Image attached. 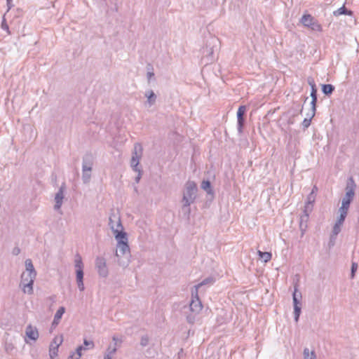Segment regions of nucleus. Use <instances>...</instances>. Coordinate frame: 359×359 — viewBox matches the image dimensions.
I'll return each instance as SVG.
<instances>
[{
  "instance_id": "3",
  "label": "nucleus",
  "mask_w": 359,
  "mask_h": 359,
  "mask_svg": "<svg viewBox=\"0 0 359 359\" xmlns=\"http://www.w3.org/2000/svg\"><path fill=\"white\" fill-rule=\"evenodd\" d=\"M75 268L76 272V280L78 283V286L80 290L83 291L84 290V285L83 283V262L81 257L79 255H76L75 257Z\"/></svg>"
},
{
  "instance_id": "30",
  "label": "nucleus",
  "mask_w": 359,
  "mask_h": 359,
  "mask_svg": "<svg viewBox=\"0 0 359 359\" xmlns=\"http://www.w3.org/2000/svg\"><path fill=\"white\" fill-rule=\"evenodd\" d=\"M115 351H116V348H114L107 355H105L104 359H111L110 355L114 353Z\"/></svg>"
},
{
  "instance_id": "2",
  "label": "nucleus",
  "mask_w": 359,
  "mask_h": 359,
  "mask_svg": "<svg viewBox=\"0 0 359 359\" xmlns=\"http://www.w3.org/2000/svg\"><path fill=\"white\" fill-rule=\"evenodd\" d=\"M197 191L196 184L193 181H188L186 184V193L183 197L185 205H189L194 199V195Z\"/></svg>"
},
{
  "instance_id": "37",
  "label": "nucleus",
  "mask_w": 359,
  "mask_h": 359,
  "mask_svg": "<svg viewBox=\"0 0 359 359\" xmlns=\"http://www.w3.org/2000/svg\"><path fill=\"white\" fill-rule=\"evenodd\" d=\"M149 74V77H151L153 75V74Z\"/></svg>"
},
{
  "instance_id": "15",
  "label": "nucleus",
  "mask_w": 359,
  "mask_h": 359,
  "mask_svg": "<svg viewBox=\"0 0 359 359\" xmlns=\"http://www.w3.org/2000/svg\"><path fill=\"white\" fill-rule=\"evenodd\" d=\"M62 199H63V191L62 189H60V191L56 194L55 197V208L56 209H59L62 205Z\"/></svg>"
},
{
  "instance_id": "33",
  "label": "nucleus",
  "mask_w": 359,
  "mask_h": 359,
  "mask_svg": "<svg viewBox=\"0 0 359 359\" xmlns=\"http://www.w3.org/2000/svg\"><path fill=\"white\" fill-rule=\"evenodd\" d=\"M304 354L305 355L308 356L309 355V349H305L304 350Z\"/></svg>"
},
{
  "instance_id": "28",
  "label": "nucleus",
  "mask_w": 359,
  "mask_h": 359,
  "mask_svg": "<svg viewBox=\"0 0 359 359\" xmlns=\"http://www.w3.org/2000/svg\"><path fill=\"white\" fill-rule=\"evenodd\" d=\"M342 225V224H339V220L337 221V224L334 226V232L335 234H337L340 231V226Z\"/></svg>"
},
{
  "instance_id": "18",
  "label": "nucleus",
  "mask_w": 359,
  "mask_h": 359,
  "mask_svg": "<svg viewBox=\"0 0 359 359\" xmlns=\"http://www.w3.org/2000/svg\"><path fill=\"white\" fill-rule=\"evenodd\" d=\"M82 346H79L76 349V352L69 356V359H79L81 356Z\"/></svg>"
},
{
  "instance_id": "19",
  "label": "nucleus",
  "mask_w": 359,
  "mask_h": 359,
  "mask_svg": "<svg viewBox=\"0 0 359 359\" xmlns=\"http://www.w3.org/2000/svg\"><path fill=\"white\" fill-rule=\"evenodd\" d=\"M334 15H344V14L351 15V11L350 12H347L346 8L344 6L339 8L336 11H334Z\"/></svg>"
},
{
  "instance_id": "12",
  "label": "nucleus",
  "mask_w": 359,
  "mask_h": 359,
  "mask_svg": "<svg viewBox=\"0 0 359 359\" xmlns=\"http://www.w3.org/2000/svg\"><path fill=\"white\" fill-rule=\"evenodd\" d=\"M96 265L98 268L99 273L101 275L105 276L107 274L106 262L103 258H97L96 260Z\"/></svg>"
},
{
  "instance_id": "22",
  "label": "nucleus",
  "mask_w": 359,
  "mask_h": 359,
  "mask_svg": "<svg viewBox=\"0 0 359 359\" xmlns=\"http://www.w3.org/2000/svg\"><path fill=\"white\" fill-rule=\"evenodd\" d=\"M309 27H310L312 30H314V31H317V32L322 31L321 25L315 20L312 22L311 26H309Z\"/></svg>"
},
{
  "instance_id": "17",
  "label": "nucleus",
  "mask_w": 359,
  "mask_h": 359,
  "mask_svg": "<svg viewBox=\"0 0 359 359\" xmlns=\"http://www.w3.org/2000/svg\"><path fill=\"white\" fill-rule=\"evenodd\" d=\"M201 188L206 191L208 194L212 193L211 185L209 181H203L201 183Z\"/></svg>"
},
{
  "instance_id": "31",
  "label": "nucleus",
  "mask_w": 359,
  "mask_h": 359,
  "mask_svg": "<svg viewBox=\"0 0 359 359\" xmlns=\"http://www.w3.org/2000/svg\"><path fill=\"white\" fill-rule=\"evenodd\" d=\"M316 92L315 91H313L312 93H311V96L313 97V101H316Z\"/></svg>"
},
{
  "instance_id": "24",
  "label": "nucleus",
  "mask_w": 359,
  "mask_h": 359,
  "mask_svg": "<svg viewBox=\"0 0 359 359\" xmlns=\"http://www.w3.org/2000/svg\"><path fill=\"white\" fill-rule=\"evenodd\" d=\"M346 189H347V191H346L345 197L353 199V196H354L353 188L352 187L349 188L348 186H347Z\"/></svg>"
},
{
  "instance_id": "5",
  "label": "nucleus",
  "mask_w": 359,
  "mask_h": 359,
  "mask_svg": "<svg viewBox=\"0 0 359 359\" xmlns=\"http://www.w3.org/2000/svg\"><path fill=\"white\" fill-rule=\"evenodd\" d=\"M142 154V147L140 144H136L135 145L133 154L131 158V166L134 168L135 171H138L140 172V170L137 168L140 159Z\"/></svg>"
},
{
  "instance_id": "7",
  "label": "nucleus",
  "mask_w": 359,
  "mask_h": 359,
  "mask_svg": "<svg viewBox=\"0 0 359 359\" xmlns=\"http://www.w3.org/2000/svg\"><path fill=\"white\" fill-rule=\"evenodd\" d=\"M203 284H204V282L197 285L196 286V296L194 299H192L191 303H190V309L191 311L195 313H198L202 310L203 305L198 298V290L200 286H201Z\"/></svg>"
},
{
  "instance_id": "9",
  "label": "nucleus",
  "mask_w": 359,
  "mask_h": 359,
  "mask_svg": "<svg viewBox=\"0 0 359 359\" xmlns=\"http://www.w3.org/2000/svg\"><path fill=\"white\" fill-rule=\"evenodd\" d=\"M353 199L345 197L342 201L341 207L339 209L340 211V217L339 218V222L340 224H343L344 219L347 215L348 210L349 208L350 203Z\"/></svg>"
},
{
  "instance_id": "20",
  "label": "nucleus",
  "mask_w": 359,
  "mask_h": 359,
  "mask_svg": "<svg viewBox=\"0 0 359 359\" xmlns=\"http://www.w3.org/2000/svg\"><path fill=\"white\" fill-rule=\"evenodd\" d=\"M25 266H26V271L36 273L31 259H27L25 261Z\"/></svg>"
},
{
  "instance_id": "14",
  "label": "nucleus",
  "mask_w": 359,
  "mask_h": 359,
  "mask_svg": "<svg viewBox=\"0 0 359 359\" xmlns=\"http://www.w3.org/2000/svg\"><path fill=\"white\" fill-rule=\"evenodd\" d=\"M65 311V309L64 307L59 308V309L57 311V312L55 315L54 320L53 322V325H57L59 323V321L61 319Z\"/></svg>"
},
{
  "instance_id": "26",
  "label": "nucleus",
  "mask_w": 359,
  "mask_h": 359,
  "mask_svg": "<svg viewBox=\"0 0 359 359\" xmlns=\"http://www.w3.org/2000/svg\"><path fill=\"white\" fill-rule=\"evenodd\" d=\"M91 171V168L90 167H87L86 165H84L83 166V175L84 177L86 175V180H88V178L90 177V176L88 175L87 172H89Z\"/></svg>"
},
{
  "instance_id": "4",
  "label": "nucleus",
  "mask_w": 359,
  "mask_h": 359,
  "mask_svg": "<svg viewBox=\"0 0 359 359\" xmlns=\"http://www.w3.org/2000/svg\"><path fill=\"white\" fill-rule=\"evenodd\" d=\"M109 225L115 237L117 234H126V233L123 231V227L118 217L116 215L110 217Z\"/></svg>"
},
{
  "instance_id": "8",
  "label": "nucleus",
  "mask_w": 359,
  "mask_h": 359,
  "mask_svg": "<svg viewBox=\"0 0 359 359\" xmlns=\"http://www.w3.org/2000/svg\"><path fill=\"white\" fill-rule=\"evenodd\" d=\"M116 239L118 241L117 248L122 252V254H125L127 252H129V247L128 245V239L126 234H117L116 235Z\"/></svg>"
},
{
  "instance_id": "21",
  "label": "nucleus",
  "mask_w": 359,
  "mask_h": 359,
  "mask_svg": "<svg viewBox=\"0 0 359 359\" xmlns=\"http://www.w3.org/2000/svg\"><path fill=\"white\" fill-rule=\"evenodd\" d=\"M334 90V87L330 84H326L323 86V91L325 94H330Z\"/></svg>"
},
{
  "instance_id": "10",
  "label": "nucleus",
  "mask_w": 359,
  "mask_h": 359,
  "mask_svg": "<svg viewBox=\"0 0 359 359\" xmlns=\"http://www.w3.org/2000/svg\"><path fill=\"white\" fill-rule=\"evenodd\" d=\"M26 337L32 341H36L39 338V332L36 327H33L31 325H29L25 330Z\"/></svg>"
},
{
  "instance_id": "6",
  "label": "nucleus",
  "mask_w": 359,
  "mask_h": 359,
  "mask_svg": "<svg viewBox=\"0 0 359 359\" xmlns=\"http://www.w3.org/2000/svg\"><path fill=\"white\" fill-rule=\"evenodd\" d=\"M62 343V336H55L50 345L49 354L51 359L57 356L58 348Z\"/></svg>"
},
{
  "instance_id": "27",
  "label": "nucleus",
  "mask_w": 359,
  "mask_h": 359,
  "mask_svg": "<svg viewBox=\"0 0 359 359\" xmlns=\"http://www.w3.org/2000/svg\"><path fill=\"white\" fill-rule=\"evenodd\" d=\"M84 344L86 348H93L94 346V343L92 341H88L86 339L84 340Z\"/></svg>"
},
{
  "instance_id": "29",
  "label": "nucleus",
  "mask_w": 359,
  "mask_h": 359,
  "mask_svg": "<svg viewBox=\"0 0 359 359\" xmlns=\"http://www.w3.org/2000/svg\"><path fill=\"white\" fill-rule=\"evenodd\" d=\"M357 268H358L357 264L353 263L352 264V267H351V275H352V277L354 276V273L357 270Z\"/></svg>"
},
{
  "instance_id": "39",
  "label": "nucleus",
  "mask_w": 359,
  "mask_h": 359,
  "mask_svg": "<svg viewBox=\"0 0 359 359\" xmlns=\"http://www.w3.org/2000/svg\"><path fill=\"white\" fill-rule=\"evenodd\" d=\"M311 359H315V358H311Z\"/></svg>"
},
{
  "instance_id": "34",
  "label": "nucleus",
  "mask_w": 359,
  "mask_h": 359,
  "mask_svg": "<svg viewBox=\"0 0 359 359\" xmlns=\"http://www.w3.org/2000/svg\"><path fill=\"white\" fill-rule=\"evenodd\" d=\"M153 96H154V93H151V95L149 97V100H150V99H151V97H152Z\"/></svg>"
},
{
  "instance_id": "16",
  "label": "nucleus",
  "mask_w": 359,
  "mask_h": 359,
  "mask_svg": "<svg viewBox=\"0 0 359 359\" xmlns=\"http://www.w3.org/2000/svg\"><path fill=\"white\" fill-rule=\"evenodd\" d=\"M259 257L263 259L264 262H269L272 258V255L271 252H262L260 250H258L257 252Z\"/></svg>"
},
{
  "instance_id": "13",
  "label": "nucleus",
  "mask_w": 359,
  "mask_h": 359,
  "mask_svg": "<svg viewBox=\"0 0 359 359\" xmlns=\"http://www.w3.org/2000/svg\"><path fill=\"white\" fill-rule=\"evenodd\" d=\"M314 21V18L309 14L304 15L301 19L302 23L306 26H311L312 22Z\"/></svg>"
},
{
  "instance_id": "35",
  "label": "nucleus",
  "mask_w": 359,
  "mask_h": 359,
  "mask_svg": "<svg viewBox=\"0 0 359 359\" xmlns=\"http://www.w3.org/2000/svg\"><path fill=\"white\" fill-rule=\"evenodd\" d=\"M4 28L8 29V26H4Z\"/></svg>"
},
{
  "instance_id": "36",
  "label": "nucleus",
  "mask_w": 359,
  "mask_h": 359,
  "mask_svg": "<svg viewBox=\"0 0 359 359\" xmlns=\"http://www.w3.org/2000/svg\"><path fill=\"white\" fill-rule=\"evenodd\" d=\"M4 28L8 29V26H4Z\"/></svg>"
},
{
  "instance_id": "23",
  "label": "nucleus",
  "mask_w": 359,
  "mask_h": 359,
  "mask_svg": "<svg viewBox=\"0 0 359 359\" xmlns=\"http://www.w3.org/2000/svg\"><path fill=\"white\" fill-rule=\"evenodd\" d=\"M294 318L295 320L297 321L301 313V305H294Z\"/></svg>"
},
{
  "instance_id": "1",
  "label": "nucleus",
  "mask_w": 359,
  "mask_h": 359,
  "mask_svg": "<svg viewBox=\"0 0 359 359\" xmlns=\"http://www.w3.org/2000/svg\"><path fill=\"white\" fill-rule=\"evenodd\" d=\"M36 273L33 272L25 271L22 274L21 283L23 287V291L25 293L31 294L33 291V283L36 277Z\"/></svg>"
},
{
  "instance_id": "11",
  "label": "nucleus",
  "mask_w": 359,
  "mask_h": 359,
  "mask_svg": "<svg viewBox=\"0 0 359 359\" xmlns=\"http://www.w3.org/2000/svg\"><path fill=\"white\" fill-rule=\"evenodd\" d=\"M246 112V107L245 106H240L238 107L237 111V119H238V126L239 131H241L244 124V118L243 116Z\"/></svg>"
},
{
  "instance_id": "32",
  "label": "nucleus",
  "mask_w": 359,
  "mask_h": 359,
  "mask_svg": "<svg viewBox=\"0 0 359 359\" xmlns=\"http://www.w3.org/2000/svg\"><path fill=\"white\" fill-rule=\"evenodd\" d=\"M19 252H20V250L18 248H17V249L14 250L13 253L15 255H18L19 253Z\"/></svg>"
},
{
  "instance_id": "38",
  "label": "nucleus",
  "mask_w": 359,
  "mask_h": 359,
  "mask_svg": "<svg viewBox=\"0 0 359 359\" xmlns=\"http://www.w3.org/2000/svg\"><path fill=\"white\" fill-rule=\"evenodd\" d=\"M11 1V0H7L8 4H9Z\"/></svg>"
},
{
  "instance_id": "25",
  "label": "nucleus",
  "mask_w": 359,
  "mask_h": 359,
  "mask_svg": "<svg viewBox=\"0 0 359 359\" xmlns=\"http://www.w3.org/2000/svg\"><path fill=\"white\" fill-rule=\"evenodd\" d=\"M297 290L295 289L294 290V294H293V302H294V305H301L299 301L298 300V298H297Z\"/></svg>"
}]
</instances>
